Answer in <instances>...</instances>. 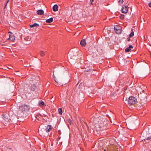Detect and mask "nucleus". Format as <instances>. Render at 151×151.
<instances>
[{"label":"nucleus","mask_w":151,"mask_h":151,"mask_svg":"<svg viewBox=\"0 0 151 151\" xmlns=\"http://www.w3.org/2000/svg\"><path fill=\"white\" fill-rule=\"evenodd\" d=\"M128 101L129 105H133L137 102V99L135 97L131 96L128 99Z\"/></svg>","instance_id":"obj_1"},{"label":"nucleus","mask_w":151,"mask_h":151,"mask_svg":"<svg viewBox=\"0 0 151 151\" xmlns=\"http://www.w3.org/2000/svg\"><path fill=\"white\" fill-rule=\"evenodd\" d=\"M29 109V107L25 104L21 105L19 107V110L22 112L28 111Z\"/></svg>","instance_id":"obj_2"},{"label":"nucleus","mask_w":151,"mask_h":151,"mask_svg":"<svg viewBox=\"0 0 151 151\" xmlns=\"http://www.w3.org/2000/svg\"><path fill=\"white\" fill-rule=\"evenodd\" d=\"M115 147L113 145L109 146L107 148V151H116ZM101 151H106V149L102 148Z\"/></svg>","instance_id":"obj_3"},{"label":"nucleus","mask_w":151,"mask_h":151,"mask_svg":"<svg viewBox=\"0 0 151 151\" xmlns=\"http://www.w3.org/2000/svg\"><path fill=\"white\" fill-rule=\"evenodd\" d=\"M115 32L116 34H119L122 32V27L119 25H116L114 27Z\"/></svg>","instance_id":"obj_4"},{"label":"nucleus","mask_w":151,"mask_h":151,"mask_svg":"<svg viewBox=\"0 0 151 151\" xmlns=\"http://www.w3.org/2000/svg\"><path fill=\"white\" fill-rule=\"evenodd\" d=\"M29 88L30 90V91H32V93L33 91L35 92L37 91V87L34 84L32 85L31 86H29Z\"/></svg>","instance_id":"obj_5"},{"label":"nucleus","mask_w":151,"mask_h":151,"mask_svg":"<svg viewBox=\"0 0 151 151\" xmlns=\"http://www.w3.org/2000/svg\"><path fill=\"white\" fill-rule=\"evenodd\" d=\"M2 116L4 120L6 122V124L8 123L9 122L8 115L6 114H3L2 115Z\"/></svg>","instance_id":"obj_6"},{"label":"nucleus","mask_w":151,"mask_h":151,"mask_svg":"<svg viewBox=\"0 0 151 151\" xmlns=\"http://www.w3.org/2000/svg\"><path fill=\"white\" fill-rule=\"evenodd\" d=\"M31 37L29 36H27L24 38V40L28 42L27 43H26L25 44L27 45H29L30 43L32 42V41L31 40Z\"/></svg>","instance_id":"obj_7"},{"label":"nucleus","mask_w":151,"mask_h":151,"mask_svg":"<svg viewBox=\"0 0 151 151\" xmlns=\"http://www.w3.org/2000/svg\"><path fill=\"white\" fill-rule=\"evenodd\" d=\"M128 4L127 6L128 5ZM127 5H125L122 6V12L123 13L125 14L127 13L128 12L127 8Z\"/></svg>","instance_id":"obj_8"},{"label":"nucleus","mask_w":151,"mask_h":151,"mask_svg":"<svg viewBox=\"0 0 151 151\" xmlns=\"http://www.w3.org/2000/svg\"><path fill=\"white\" fill-rule=\"evenodd\" d=\"M145 140L147 143H149L151 141V135L149 136V135H147Z\"/></svg>","instance_id":"obj_9"},{"label":"nucleus","mask_w":151,"mask_h":151,"mask_svg":"<svg viewBox=\"0 0 151 151\" xmlns=\"http://www.w3.org/2000/svg\"><path fill=\"white\" fill-rule=\"evenodd\" d=\"M52 128V127L51 125H47L45 130L47 132H49L50 131Z\"/></svg>","instance_id":"obj_10"},{"label":"nucleus","mask_w":151,"mask_h":151,"mask_svg":"<svg viewBox=\"0 0 151 151\" xmlns=\"http://www.w3.org/2000/svg\"><path fill=\"white\" fill-rule=\"evenodd\" d=\"M80 44L83 46L85 47L86 45L85 40L83 39L80 42Z\"/></svg>","instance_id":"obj_11"},{"label":"nucleus","mask_w":151,"mask_h":151,"mask_svg":"<svg viewBox=\"0 0 151 151\" xmlns=\"http://www.w3.org/2000/svg\"><path fill=\"white\" fill-rule=\"evenodd\" d=\"M44 12L42 9L38 10L37 11V13L39 15H42L44 14Z\"/></svg>","instance_id":"obj_12"},{"label":"nucleus","mask_w":151,"mask_h":151,"mask_svg":"<svg viewBox=\"0 0 151 151\" xmlns=\"http://www.w3.org/2000/svg\"><path fill=\"white\" fill-rule=\"evenodd\" d=\"M133 48V46L131 45H130L129 46V47L126 48L125 51L126 52H129L131 50V48L132 49Z\"/></svg>","instance_id":"obj_13"},{"label":"nucleus","mask_w":151,"mask_h":151,"mask_svg":"<svg viewBox=\"0 0 151 151\" xmlns=\"http://www.w3.org/2000/svg\"><path fill=\"white\" fill-rule=\"evenodd\" d=\"M8 39L12 41H13L15 40V36L13 35H10Z\"/></svg>","instance_id":"obj_14"},{"label":"nucleus","mask_w":151,"mask_h":151,"mask_svg":"<svg viewBox=\"0 0 151 151\" xmlns=\"http://www.w3.org/2000/svg\"><path fill=\"white\" fill-rule=\"evenodd\" d=\"M52 9L53 11L55 12L58 10V6L57 4L55 5L52 7Z\"/></svg>","instance_id":"obj_15"},{"label":"nucleus","mask_w":151,"mask_h":151,"mask_svg":"<svg viewBox=\"0 0 151 151\" xmlns=\"http://www.w3.org/2000/svg\"><path fill=\"white\" fill-rule=\"evenodd\" d=\"M39 26L38 24L35 23L33 24L32 25H30V27L31 28L34 27H37Z\"/></svg>","instance_id":"obj_16"},{"label":"nucleus","mask_w":151,"mask_h":151,"mask_svg":"<svg viewBox=\"0 0 151 151\" xmlns=\"http://www.w3.org/2000/svg\"><path fill=\"white\" fill-rule=\"evenodd\" d=\"M53 21V19L51 17L48 19L46 20V22L47 23H50L52 22Z\"/></svg>","instance_id":"obj_17"},{"label":"nucleus","mask_w":151,"mask_h":151,"mask_svg":"<svg viewBox=\"0 0 151 151\" xmlns=\"http://www.w3.org/2000/svg\"><path fill=\"white\" fill-rule=\"evenodd\" d=\"M39 105H43L44 106H45V104L44 102L42 100L39 101L38 103Z\"/></svg>","instance_id":"obj_18"},{"label":"nucleus","mask_w":151,"mask_h":151,"mask_svg":"<svg viewBox=\"0 0 151 151\" xmlns=\"http://www.w3.org/2000/svg\"><path fill=\"white\" fill-rule=\"evenodd\" d=\"M96 1H90V3H91V4L94 6V5H96Z\"/></svg>","instance_id":"obj_19"},{"label":"nucleus","mask_w":151,"mask_h":151,"mask_svg":"<svg viewBox=\"0 0 151 151\" xmlns=\"http://www.w3.org/2000/svg\"><path fill=\"white\" fill-rule=\"evenodd\" d=\"M40 54L41 56H43L45 55V52L43 51H40Z\"/></svg>","instance_id":"obj_20"},{"label":"nucleus","mask_w":151,"mask_h":151,"mask_svg":"<svg viewBox=\"0 0 151 151\" xmlns=\"http://www.w3.org/2000/svg\"><path fill=\"white\" fill-rule=\"evenodd\" d=\"M58 111L59 114H62V109L61 108H59L58 109Z\"/></svg>","instance_id":"obj_21"},{"label":"nucleus","mask_w":151,"mask_h":151,"mask_svg":"<svg viewBox=\"0 0 151 151\" xmlns=\"http://www.w3.org/2000/svg\"><path fill=\"white\" fill-rule=\"evenodd\" d=\"M134 34V32L133 31H132V32L130 33L129 35V37H132Z\"/></svg>","instance_id":"obj_22"},{"label":"nucleus","mask_w":151,"mask_h":151,"mask_svg":"<svg viewBox=\"0 0 151 151\" xmlns=\"http://www.w3.org/2000/svg\"><path fill=\"white\" fill-rule=\"evenodd\" d=\"M119 17L121 19H123L124 18V15L120 14Z\"/></svg>","instance_id":"obj_23"},{"label":"nucleus","mask_w":151,"mask_h":151,"mask_svg":"<svg viewBox=\"0 0 151 151\" xmlns=\"http://www.w3.org/2000/svg\"><path fill=\"white\" fill-rule=\"evenodd\" d=\"M68 122L70 124L72 123V121L70 119L68 120Z\"/></svg>","instance_id":"obj_24"},{"label":"nucleus","mask_w":151,"mask_h":151,"mask_svg":"<svg viewBox=\"0 0 151 151\" xmlns=\"http://www.w3.org/2000/svg\"><path fill=\"white\" fill-rule=\"evenodd\" d=\"M131 37H128L127 39V40L128 41H129L130 40V38Z\"/></svg>","instance_id":"obj_25"},{"label":"nucleus","mask_w":151,"mask_h":151,"mask_svg":"<svg viewBox=\"0 0 151 151\" xmlns=\"http://www.w3.org/2000/svg\"><path fill=\"white\" fill-rule=\"evenodd\" d=\"M58 134H59L60 135L61 134V132H60V130H58Z\"/></svg>","instance_id":"obj_26"},{"label":"nucleus","mask_w":151,"mask_h":151,"mask_svg":"<svg viewBox=\"0 0 151 151\" xmlns=\"http://www.w3.org/2000/svg\"><path fill=\"white\" fill-rule=\"evenodd\" d=\"M124 2V1H119V3H122Z\"/></svg>","instance_id":"obj_27"},{"label":"nucleus","mask_w":151,"mask_h":151,"mask_svg":"<svg viewBox=\"0 0 151 151\" xmlns=\"http://www.w3.org/2000/svg\"><path fill=\"white\" fill-rule=\"evenodd\" d=\"M9 1V0L7 1V2H6V4L5 5V7H4V9H5V8H6V6L7 4V3H8V2Z\"/></svg>","instance_id":"obj_28"},{"label":"nucleus","mask_w":151,"mask_h":151,"mask_svg":"<svg viewBox=\"0 0 151 151\" xmlns=\"http://www.w3.org/2000/svg\"><path fill=\"white\" fill-rule=\"evenodd\" d=\"M149 6L151 8V2H150L148 4Z\"/></svg>","instance_id":"obj_29"},{"label":"nucleus","mask_w":151,"mask_h":151,"mask_svg":"<svg viewBox=\"0 0 151 151\" xmlns=\"http://www.w3.org/2000/svg\"><path fill=\"white\" fill-rule=\"evenodd\" d=\"M54 71H53V78H55V76H54Z\"/></svg>","instance_id":"obj_30"},{"label":"nucleus","mask_w":151,"mask_h":151,"mask_svg":"<svg viewBox=\"0 0 151 151\" xmlns=\"http://www.w3.org/2000/svg\"><path fill=\"white\" fill-rule=\"evenodd\" d=\"M58 139H60V138H61V137H58Z\"/></svg>","instance_id":"obj_31"},{"label":"nucleus","mask_w":151,"mask_h":151,"mask_svg":"<svg viewBox=\"0 0 151 151\" xmlns=\"http://www.w3.org/2000/svg\"><path fill=\"white\" fill-rule=\"evenodd\" d=\"M55 82H57V81L55 79Z\"/></svg>","instance_id":"obj_32"}]
</instances>
